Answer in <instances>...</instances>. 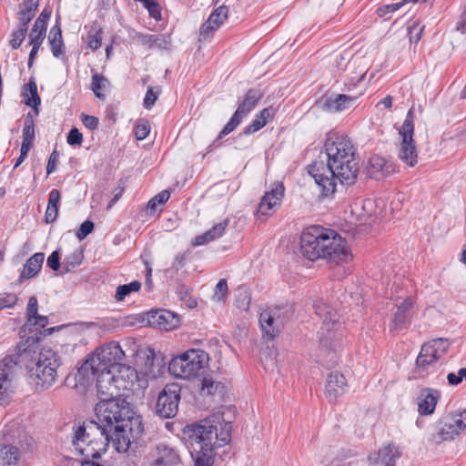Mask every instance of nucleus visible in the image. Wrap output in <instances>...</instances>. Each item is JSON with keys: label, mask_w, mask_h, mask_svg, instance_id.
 Masks as SVG:
<instances>
[{"label": "nucleus", "mask_w": 466, "mask_h": 466, "mask_svg": "<svg viewBox=\"0 0 466 466\" xmlns=\"http://www.w3.org/2000/svg\"><path fill=\"white\" fill-rule=\"evenodd\" d=\"M324 150L327 165L316 162L309 167V174L321 188L322 196L329 197L336 190V180L345 185H352L356 181L360 166L357 149L346 135L329 133Z\"/></svg>", "instance_id": "nucleus-1"}, {"label": "nucleus", "mask_w": 466, "mask_h": 466, "mask_svg": "<svg viewBox=\"0 0 466 466\" xmlns=\"http://www.w3.org/2000/svg\"><path fill=\"white\" fill-rule=\"evenodd\" d=\"M231 429L230 421L225 419L222 411L214 412L198 423L186 426L184 433L187 435L193 449L194 466H212L217 451L229 443Z\"/></svg>", "instance_id": "nucleus-2"}, {"label": "nucleus", "mask_w": 466, "mask_h": 466, "mask_svg": "<svg viewBox=\"0 0 466 466\" xmlns=\"http://www.w3.org/2000/svg\"><path fill=\"white\" fill-rule=\"evenodd\" d=\"M300 248L303 256L311 261L323 258L339 265L352 259L345 238L334 230L319 226L309 228L302 233Z\"/></svg>", "instance_id": "nucleus-3"}, {"label": "nucleus", "mask_w": 466, "mask_h": 466, "mask_svg": "<svg viewBox=\"0 0 466 466\" xmlns=\"http://www.w3.org/2000/svg\"><path fill=\"white\" fill-rule=\"evenodd\" d=\"M106 430L102 429L99 423L94 420L74 428L72 445L76 452L82 457L81 463L97 461L96 460L106 451L110 436Z\"/></svg>", "instance_id": "nucleus-4"}, {"label": "nucleus", "mask_w": 466, "mask_h": 466, "mask_svg": "<svg viewBox=\"0 0 466 466\" xmlns=\"http://www.w3.org/2000/svg\"><path fill=\"white\" fill-rule=\"evenodd\" d=\"M125 352L116 342H110L96 349L81 365L75 375L76 387L86 390L110 361L123 360Z\"/></svg>", "instance_id": "nucleus-5"}, {"label": "nucleus", "mask_w": 466, "mask_h": 466, "mask_svg": "<svg viewBox=\"0 0 466 466\" xmlns=\"http://www.w3.org/2000/svg\"><path fill=\"white\" fill-rule=\"evenodd\" d=\"M61 359L52 349H42L36 359L26 366L29 383L35 390L49 389L57 379Z\"/></svg>", "instance_id": "nucleus-6"}, {"label": "nucleus", "mask_w": 466, "mask_h": 466, "mask_svg": "<svg viewBox=\"0 0 466 466\" xmlns=\"http://www.w3.org/2000/svg\"><path fill=\"white\" fill-rule=\"evenodd\" d=\"M209 356L199 349H190L171 360L169 372L177 378L190 380L203 375L208 368Z\"/></svg>", "instance_id": "nucleus-7"}, {"label": "nucleus", "mask_w": 466, "mask_h": 466, "mask_svg": "<svg viewBox=\"0 0 466 466\" xmlns=\"http://www.w3.org/2000/svg\"><path fill=\"white\" fill-rule=\"evenodd\" d=\"M315 313L321 319V326L319 330V343L322 348L331 349L333 342H339L342 333L341 324L339 321L337 311L322 300L314 304ZM339 343L334 344V349Z\"/></svg>", "instance_id": "nucleus-8"}, {"label": "nucleus", "mask_w": 466, "mask_h": 466, "mask_svg": "<svg viewBox=\"0 0 466 466\" xmlns=\"http://www.w3.org/2000/svg\"><path fill=\"white\" fill-rule=\"evenodd\" d=\"M97 423L102 429H107L110 435L116 424L125 421L131 410L129 404L121 397L102 399L95 408Z\"/></svg>", "instance_id": "nucleus-9"}, {"label": "nucleus", "mask_w": 466, "mask_h": 466, "mask_svg": "<svg viewBox=\"0 0 466 466\" xmlns=\"http://www.w3.org/2000/svg\"><path fill=\"white\" fill-rule=\"evenodd\" d=\"M414 134V107L410 108L406 118L399 129V158L409 167H414L418 162V152L413 140Z\"/></svg>", "instance_id": "nucleus-10"}, {"label": "nucleus", "mask_w": 466, "mask_h": 466, "mask_svg": "<svg viewBox=\"0 0 466 466\" xmlns=\"http://www.w3.org/2000/svg\"><path fill=\"white\" fill-rule=\"evenodd\" d=\"M21 372L20 355L14 353L0 360V400L5 401L15 392Z\"/></svg>", "instance_id": "nucleus-11"}, {"label": "nucleus", "mask_w": 466, "mask_h": 466, "mask_svg": "<svg viewBox=\"0 0 466 466\" xmlns=\"http://www.w3.org/2000/svg\"><path fill=\"white\" fill-rule=\"evenodd\" d=\"M289 319V310L285 308H268L259 315V326L263 337L267 339L276 338Z\"/></svg>", "instance_id": "nucleus-12"}, {"label": "nucleus", "mask_w": 466, "mask_h": 466, "mask_svg": "<svg viewBox=\"0 0 466 466\" xmlns=\"http://www.w3.org/2000/svg\"><path fill=\"white\" fill-rule=\"evenodd\" d=\"M466 429V410L443 415L438 421V436L442 441L455 440Z\"/></svg>", "instance_id": "nucleus-13"}, {"label": "nucleus", "mask_w": 466, "mask_h": 466, "mask_svg": "<svg viewBox=\"0 0 466 466\" xmlns=\"http://www.w3.org/2000/svg\"><path fill=\"white\" fill-rule=\"evenodd\" d=\"M180 387L176 383L167 384L161 390L157 401V411L163 418L174 417L178 410Z\"/></svg>", "instance_id": "nucleus-14"}, {"label": "nucleus", "mask_w": 466, "mask_h": 466, "mask_svg": "<svg viewBox=\"0 0 466 466\" xmlns=\"http://www.w3.org/2000/svg\"><path fill=\"white\" fill-rule=\"evenodd\" d=\"M450 343L444 339H435L423 344L416 364L419 368H427L441 359L448 350Z\"/></svg>", "instance_id": "nucleus-15"}, {"label": "nucleus", "mask_w": 466, "mask_h": 466, "mask_svg": "<svg viewBox=\"0 0 466 466\" xmlns=\"http://www.w3.org/2000/svg\"><path fill=\"white\" fill-rule=\"evenodd\" d=\"M34 440L31 437H25V443L20 446L0 445V466H15L21 460H25L32 451Z\"/></svg>", "instance_id": "nucleus-16"}, {"label": "nucleus", "mask_w": 466, "mask_h": 466, "mask_svg": "<svg viewBox=\"0 0 466 466\" xmlns=\"http://www.w3.org/2000/svg\"><path fill=\"white\" fill-rule=\"evenodd\" d=\"M114 362L115 361H110L106 363L107 365L105 370L101 369V370H98L99 374L96 380L97 396L100 400L121 397L114 377V370L110 369L111 364Z\"/></svg>", "instance_id": "nucleus-17"}, {"label": "nucleus", "mask_w": 466, "mask_h": 466, "mask_svg": "<svg viewBox=\"0 0 466 466\" xmlns=\"http://www.w3.org/2000/svg\"><path fill=\"white\" fill-rule=\"evenodd\" d=\"M143 322L162 330H171L178 326L177 315L167 309H153L143 315Z\"/></svg>", "instance_id": "nucleus-18"}, {"label": "nucleus", "mask_w": 466, "mask_h": 466, "mask_svg": "<svg viewBox=\"0 0 466 466\" xmlns=\"http://www.w3.org/2000/svg\"><path fill=\"white\" fill-rule=\"evenodd\" d=\"M285 187L282 183L277 182L270 186L261 198L257 213L260 216L269 217L281 205Z\"/></svg>", "instance_id": "nucleus-19"}, {"label": "nucleus", "mask_w": 466, "mask_h": 466, "mask_svg": "<svg viewBox=\"0 0 466 466\" xmlns=\"http://www.w3.org/2000/svg\"><path fill=\"white\" fill-rule=\"evenodd\" d=\"M120 361L112 363L110 369L114 370V377L122 396L125 391L133 390L137 382V373L136 370L121 364Z\"/></svg>", "instance_id": "nucleus-20"}, {"label": "nucleus", "mask_w": 466, "mask_h": 466, "mask_svg": "<svg viewBox=\"0 0 466 466\" xmlns=\"http://www.w3.org/2000/svg\"><path fill=\"white\" fill-rule=\"evenodd\" d=\"M151 457V466H173L180 461L177 451L166 443L157 445Z\"/></svg>", "instance_id": "nucleus-21"}, {"label": "nucleus", "mask_w": 466, "mask_h": 466, "mask_svg": "<svg viewBox=\"0 0 466 466\" xmlns=\"http://www.w3.org/2000/svg\"><path fill=\"white\" fill-rule=\"evenodd\" d=\"M347 390L348 383L343 374L335 371L328 375L325 394L329 401H335L338 398L344 395Z\"/></svg>", "instance_id": "nucleus-22"}, {"label": "nucleus", "mask_w": 466, "mask_h": 466, "mask_svg": "<svg viewBox=\"0 0 466 466\" xmlns=\"http://www.w3.org/2000/svg\"><path fill=\"white\" fill-rule=\"evenodd\" d=\"M441 398V392L432 388H424L418 396V412L422 416H429L434 413L436 405Z\"/></svg>", "instance_id": "nucleus-23"}, {"label": "nucleus", "mask_w": 466, "mask_h": 466, "mask_svg": "<svg viewBox=\"0 0 466 466\" xmlns=\"http://www.w3.org/2000/svg\"><path fill=\"white\" fill-rule=\"evenodd\" d=\"M401 451L392 443L382 446L375 453L369 456V461L372 463L382 464L384 466H395L396 461L400 458Z\"/></svg>", "instance_id": "nucleus-24"}, {"label": "nucleus", "mask_w": 466, "mask_h": 466, "mask_svg": "<svg viewBox=\"0 0 466 466\" xmlns=\"http://www.w3.org/2000/svg\"><path fill=\"white\" fill-rule=\"evenodd\" d=\"M228 7L221 5L215 9L208 20L200 27V35L207 38L213 35V33L224 23L228 17Z\"/></svg>", "instance_id": "nucleus-25"}, {"label": "nucleus", "mask_w": 466, "mask_h": 466, "mask_svg": "<svg viewBox=\"0 0 466 466\" xmlns=\"http://www.w3.org/2000/svg\"><path fill=\"white\" fill-rule=\"evenodd\" d=\"M413 300L411 298L404 299L397 305V310L392 319L391 329L400 330L407 327L411 318Z\"/></svg>", "instance_id": "nucleus-26"}, {"label": "nucleus", "mask_w": 466, "mask_h": 466, "mask_svg": "<svg viewBox=\"0 0 466 466\" xmlns=\"http://www.w3.org/2000/svg\"><path fill=\"white\" fill-rule=\"evenodd\" d=\"M134 39L149 49H167L171 45L170 36L167 35L136 33Z\"/></svg>", "instance_id": "nucleus-27"}, {"label": "nucleus", "mask_w": 466, "mask_h": 466, "mask_svg": "<svg viewBox=\"0 0 466 466\" xmlns=\"http://www.w3.org/2000/svg\"><path fill=\"white\" fill-rule=\"evenodd\" d=\"M362 93H359L358 96L337 95L327 99L324 106L330 112H341L352 107L358 96H361Z\"/></svg>", "instance_id": "nucleus-28"}, {"label": "nucleus", "mask_w": 466, "mask_h": 466, "mask_svg": "<svg viewBox=\"0 0 466 466\" xmlns=\"http://www.w3.org/2000/svg\"><path fill=\"white\" fill-rule=\"evenodd\" d=\"M228 224V220L220 221L205 233L197 236L193 239L192 245L194 247L202 246L221 238L226 231Z\"/></svg>", "instance_id": "nucleus-29"}, {"label": "nucleus", "mask_w": 466, "mask_h": 466, "mask_svg": "<svg viewBox=\"0 0 466 466\" xmlns=\"http://www.w3.org/2000/svg\"><path fill=\"white\" fill-rule=\"evenodd\" d=\"M44 259L45 254L42 252H37L34 254L32 257H30L26 260L23 268V270L20 273L19 281L22 282L25 279H29L35 277L42 268Z\"/></svg>", "instance_id": "nucleus-30"}, {"label": "nucleus", "mask_w": 466, "mask_h": 466, "mask_svg": "<svg viewBox=\"0 0 466 466\" xmlns=\"http://www.w3.org/2000/svg\"><path fill=\"white\" fill-rule=\"evenodd\" d=\"M116 427H121L123 428V431H127L131 437H133V441H137L144 431L142 418L140 416L134 415L132 410L131 413H129V416L125 419V421H121L120 424H116Z\"/></svg>", "instance_id": "nucleus-31"}, {"label": "nucleus", "mask_w": 466, "mask_h": 466, "mask_svg": "<svg viewBox=\"0 0 466 466\" xmlns=\"http://www.w3.org/2000/svg\"><path fill=\"white\" fill-rule=\"evenodd\" d=\"M112 441L116 450L118 452H126L130 445L133 442V437L126 431H123L121 427H116L113 429V432L109 436V441Z\"/></svg>", "instance_id": "nucleus-32"}, {"label": "nucleus", "mask_w": 466, "mask_h": 466, "mask_svg": "<svg viewBox=\"0 0 466 466\" xmlns=\"http://www.w3.org/2000/svg\"><path fill=\"white\" fill-rule=\"evenodd\" d=\"M263 94L258 89H249L245 95L243 100L239 103L237 112L245 116L255 108Z\"/></svg>", "instance_id": "nucleus-33"}, {"label": "nucleus", "mask_w": 466, "mask_h": 466, "mask_svg": "<svg viewBox=\"0 0 466 466\" xmlns=\"http://www.w3.org/2000/svg\"><path fill=\"white\" fill-rule=\"evenodd\" d=\"M48 41L53 56L56 58L64 57L66 47L62 37V32L58 25H55L51 28L48 35Z\"/></svg>", "instance_id": "nucleus-34"}, {"label": "nucleus", "mask_w": 466, "mask_h": 466, "mask_svg": "<svg viewBox=\"0 0 466 466\" xmlns=\"http://www.w3.org/2000/svg\"><path fill=\"white\" fill-rule=\"evenodd\" d=\"M367 169L369 175L375 178H380L390 172L386 160L379 156H373L370 158Z\"/></svg>", "instance_id": "nucleus-35"}, {"label": "nucleus", "mask_w": 466, "mask_h": 466, "mask_svg": "<svg viewBox=\"0 0 466 466\" xmlns=\"http://www.w3.org/2000/svg\"><path fill=\"white\" fill-rule=\"evenodd\" d=\"M363 210L370 221L375 222L384 216V202L381 199H366L363 203Z\"/></svg>", "instance_id": "nucleus-36"}, {"label": "nucleus", "mask_w": 466, "mask_h": 466, "mask_svg": "<svg viewBox=\"0 0 466 466\" xmlns=\"http://www.w3.org/2000/svg\"><path fill=\"white\" fill-rule=\"evenodd\" d=\"M60 202V192L58 189H52L49 193L47 208L46 210V222L53 223L57 216Z\"/></svg>", "instance_id": "nucleus-37"}, {"label": "nucleus", "mask_w": 466, "mask_h": 466, "mask_svg": "<svg viewBox=\"0 0 466 466\" xmlns=\"http://www.w3.org/2000/svg\"><path fill=\"white\" fill-rule=\"evenodd\" d=\"M38 5L39 0H23L18 13L20 23L28 25L35 16Z\"/></svg>", "instance_id": "nucleus-38"}, {"label": "nucleus", "mask_w": 466, "mask_h": 466, "mask_svg": "<svg viewBox=\"0 0 466 466\" xmlns=\"http://www.w3.org/2000/svg\"><path fill=\"white\" fill-rule=\"evenodd\" d=\"M23 96L25 105L28 106L35 108L40 105L41 99L37 94V86L33 78L25 86Z\"/></svg>", "instance_id": "nucleus-39"}, {"label": "nucleus", "mask_w": 466, "mask_h": 466, "mask_svg": "<svg viewBox=\"0 0 466 466\" xmlns=\"http://www.w3.org/2000/svg\"><path fill=\"white\" fill-rule=\"evenodd\" d=\"M201 391L209 396H223L225 386L223 383L215 381L211 378H204L201 380Z\"/></svg>", "instance_id": "nucleus-40"}, {"label": "nucleus", "mask_w": 466, "mask_h": 466, "mask_svg": "<svg viewBox=\"0 0 466 466\" xmlns=\"http://www.w3.org/2000/svg\"><path fill=\"white\" fill-rule=\"evenodd\" d=\"M84 258L81 249H75L64 258L62 273H69L78 267Z\"/></svg>", "instance_id": "nucleus-41"}, {"label": "nucleus", "mask_w": 466, "mask_h": 466, "mask_svg": "<svg viewBox=\"0 0 466 466\" xmlns=\"http://www.w3.org/2000/svg\"><path fill=\"white\" fill-rule=\"evenodd\" d=\"M45 35L46 26H44V20L36 19L29 35L30 45L36 46V47L41 46Z\"/></svg>", "instance_id": "nucleus-42"}, {"label": "nucleus", "mask_w": 466, "mask_h": 466, "mask_svg": "<svg viewBox=\"0 0 466 466\" xmlns=\"http://www.w3.org/2000/svg\"><path fill=\"white\" fill-rule=\"evenodd\" d=\"M141 283L137 280H134L128 284L120 285L116 288L115 299L117 301H122L131 292H137L140 289Z\"/></svg>", "instance_id": "nucleus-43"}, {"label": "nucleus", "mask_w": 466, "mask_h": 466, "mask_svg": "<svg viewBox=\"0 0 466 466\" xmlns=\"http://www.w3.org/2000/svg\"><path fill=\"white\" fill-rule=\"evenodd\" d=\"M87 47L93 51L97 50L102 44V29L97 26H94L88 32L86 39Z\"/></svg>", "instance_id": "nucleus-44"}, {"label": "nucleus", "mask_w": 466, "mask_h": 466, "mask_svg": "<svg viewBox=\"0 0 466 466\" xmlns=\"http://www.w3.org/2000/svg\"><path fill=\"white\" fill-rule=\"evenodd\" d=\"M108 81L102 76L95 74L92 76L91 89L96 97L102 98L104 94L102 91L106 87Z\"/></svg>", "instance_id": "nucleus-45"}, {"label": "nucleus", "mask_w": 466, "mask_h": 466, "mask_svg": "<svg viewBox=\"0 0 466 466\" xmlns=\"http://www.w3.org/2000/svg\"><path fill=\"white\" fill-rule=\"evenodd\" d=\"M28 30V25L20 23L19 28L11 35L10 44L14 49L20 47Z\"/></svg>", "instance_id": "nucleus-46"}, {"label": "nucleus", "mask_w": 466, "mask_h": 466, "mask_svg": "<svg viewBox=\"0 0 466 466\" xmlns=\"http://www.w3.org/2000/svg\"><path fill=\"white\" fill-rule=\"evenodd\" d=\"M244 116H241L239 113H238L237 111L233 114V116H231V118L229 119V121L227 123V125L223 127V129L220 131L219 133V136L218 137L221 138L223 137L224 136H227L228 135L229 133H231L233 130L236 129V127L240 124V122L242 121V118Z\"/></svg>", "instance_id": "nucleus-47"}, {"label": "nucleus", "mask_w": 466, "mask_h": 466, "mask_svg": "<svg viewBox=\"0 0 466 466\" xmlns=\"http://www.w3.org/2000/svg\"><path fill=\"white\" fill-rule=\"evenodd\" d=\"M169 198L170 193L167 190L161 191L148 201L147 209L155 212L157 206L165 204Z\"/></svg>", "instance_id": "nucleus-48"}, {"label": "nucleus", "mask_w": 466, "mask_h": 466, "mask_svg": "<svg viewBox=\"0 0 466 466\" xmlns=\"http://www.w3.org/2000/svg\"><path fill=\"white\" fill-rule=\"evenodd\" d=\"M250 296L246 289H238L237 291L236 306L242 309L248 310L250 304Z\"/></svg>", "instance_id": "nucleus-49"}, {"label": "nucleus", "mask_w": 466, "mask_h": 466, "mask_svg": "<svg viewBox=\"0 0 466 466\" xmlns=\"http://www.w3.org/2000/svg\"><path fill=\"white\" fill-rule=\"evenodd\" d=\"M35 138V125L32 118L26 117L23 128V141L33 143Z\"/></svg>", "instance_id": "nucleus-50"}, {"label": "nucleus", "mask_w": 466, "mask_h": 466, "mask_svg": "<svg viewBox=\"0 0 466 466\" xmlns=\"http://www.w3.org/2000/svg\"><path fill=\"white\" fill-rule=\"evenodd\" d=\"M399 9H400V4H399L397 2V3L389 4V5H385L379 7L377 9V14L381 18L389 19L390 18L389 15L392 13H395Z\"/></svg>", "instance_id": "nucleus-51"}, {"label": "nucleus", "mask_w": 466, "mask_h": 466, "mask_svg": "<svg viewBox=\"0 0 466 466\" xmlns=\"http://www.w3.org/2000/svg\"><path fill=\"white\" fill-rule=\"evenodd\" d=\"M423 29L424 26L420 25L419 23H413L412 25L409 26L408 34L410 36V41L411 43H418L421 38Z\"/></svg>", "instance_id": "nucleus-52"}, {"label": "nucleus", "mask_w": 466, "mask_h": 466, "mask_svg": "<svg viewBox=\"0 0 466 466\" xmlns=\"http://www.w3.org/2000/svg\"><path fill=\"white\" fill-rule=\"evenodd\" d=\"M143 5L147 9L149 15L155 20L161 19V9L155 0H148Z\"/></svg>", "instance_id": "nucleus-53"}, {"label": "nucleus", "mask_w": 466, "mask_h": 466, "mask_svg": "<svg viewBox=\"0 0 466 466\" xmlns=\"http://www.w3.org/2000/svg\"><path fill=\"white\" fill-rule=\"evenodd\" d=\"M227 294H228L227 280L224 279H221L216 286L214 297L217 300L220 301L226 298Z\"/></svg>", "instance_id": "nucleus-54"}, {"label": "nucleus", "mask_w": 466, "mask_h": 466, "mask_svg": "<svg viewBox=\"0 0 466 466\" xmlns=\"http://www.w3.org/2000/svg\"><path fill=\"white\" fill-rule=\"evenodd\" d=\"M66 142L70 146H80L83 142V135L76 127L72 128L66 137Z\"/></svg>", "instance_id": "nucleus-55"}, {"label": "nucleus", "mask_w": 466, "mask_h": 466, "mask_svg": "<svg viewBox=\"0 0 466 466\" xmlns=\"http://www.w3.org/2000/svg\"><path fill=\"white\" fill-rule=\"evenodd\" d=\"M150 132V127L147 122H142L135 127V137L137 140L145 139Z\"/></svg>", "instance_id": "nucleus-56"}, {"label": "nucleus", "mask_w": 466, "mask_h": 466, "mask_svg": "<svg viewBox=\"0 0 466 466\" xmlns=\"http://www.w3.org/2000/svg\"><path fill=\"white\" fill-rule=\"evenodd\" d=\"M266 126V121L261 120L258 115L256 116V118L244 128V134L250 135L253 134L258 130H260L262 127Z\"/></svg>", "instance_id": "nucleus-57"}, {"label": "nucleus", "mask_w": 466, "mask_h": 466, "mask_svg": "<svg viewBox=\"0 0 466 466\" xmlns=\"http://www.w3.org/2000/svg\"><path fill=\"white\" fill-rule=\"evenodd\" d=\"M94 229V223L90 220H86L83 222L76 232V237L79 240L84 239L87 235H89Z\"/></svg>", "instance_id": "nucleus-58"}, {"label": "nucleus", "mask_w": 466, "mask_h": 466, "mask_svg": "<svg viewBox=\"0 0 466 466\" xmlns=\"http://www.w3.org/2000/svg\"><path fill=\"white\" fill-rule=\"evenodd\" d=\"M17 302V297L15 294L7 293L0 297V310L5 308H12Z\"/></svg>", "instance_id": "nucleus-59"}, {"label": "nucleus", "mask_w": 466, "mask_h": 466, "mask_svg": "<svg viewBox=\"0 0 466 466\" xmlns=\"http://www.w3.org/2000/svg\"><path fill=\"white\" fill-rule=\"evenodd\" d=\"M82 123L86 127L90 130H95L97 128L99 121L98 118L94 116L86 115L84 113L80 116Z\"/></svg>", "instance_id": "nucleus-60"}, {"label": "nucleus", "mask_w": 466, "mask_h": 466, "mask_svg": "<svg viewBox=\"0 0 466 466\" xmlns=\"http://www.w3.org/2000/svg\"><path fill=\"white\" fill-rule=\"evenodd\" d=\"M366 74L367 71H365L362 68L360 70L359 73L351 76L350 81L345 83V86H347L348 90H351L358 85V83L361 82L365 78Z\"/></svg>", "instance_id": "nucleus-61"}, {"label": "nucleus", "mask_w": 466, "mask_h": 466, "mask_svg": "<svg viewBox=\"0 0 466 466\" xmlns=\"http://www.w3.org/2000/svg\"><path fill=\"white\" fill-rule=\"evenodd\" d=\"M46 264L51 269L55 271L58 270L60 268V256L58 250H55L51 253L47 258Z\"/></svg>", "instance_id": "nucleus-62"}, {"label": "nucleus", "mask_w": 466, "mask_h": 466, "mask_svg": "<svg viewBox=\"0 0 466 466\" xmlns=\"http://www.w3.org/2000/svg\"><path fill=\"white\" fill-rule=\"evenodd\" d=\"M38 302L35 297H30L27 304V319H34V316L37 314Z\"/></svg>", "instance_id": "nucleus-63"}, {"label": "nucleus", "mask_w": 466, "mask_h": 466, "mask_svg": "<svg viewBox=\"0 0 466 466\" xmlns=\"http://www.w3.org/2000/svg\"><path fill=\"white\" fill-rule=\"evenodd\" d=\"M48 324V319L46 316L38 315L36 314L34 316V319L28 320L27 319V325L29 326H35L37 328H45Z\"/></svg>", "instance_id": "nucleus-64"}]
</instances>
